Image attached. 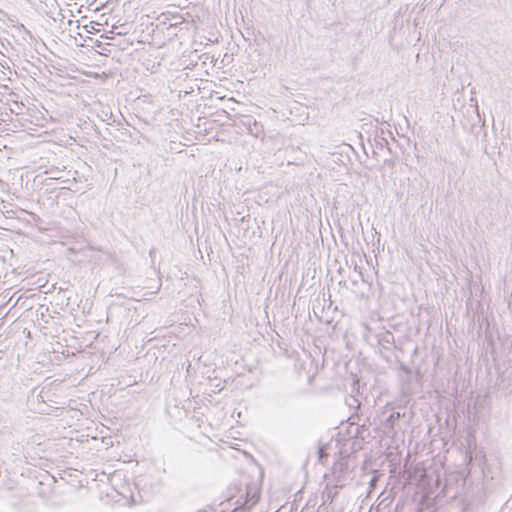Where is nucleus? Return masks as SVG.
I'll return each mask as SVG.
<instances>
[{
    "label": "nucleus",
    "instance_id": "1",
    "mask_svg": "<svg viewBox=\"0 0 512 512\" xmlns=\"http://www.w3.org/2000/svg\"><path fill=\"white\" fill-rule=\"evenodd\" d=\"M259 501V493L256 489L247 487L245 496H241L237 501L236 509L249 511Z\"/></svg>",
    "mask_w": 512,
    "mask_h": 512
},
{
    "label": "nucleus",
    "instance_id": "2",
    "mask_svg": "<svg viewBox=\"0 0 512 512\" xmlns=\"http://www.w3.org/2000/svg\"><path fill=\"white\" fill-rule=\"evenodd\" d=\"M378 344L384 348L389 349L391 345H394L395 339L392 332L388 330H382L377 335Z\"/></svg>",
    "mask_w": 512,
    "mask_h": 512
},
{
    "label": "nucleus",
    "instance_id": "3",
    "mask_svg": "<svg viewBox=\"0 0 512 512\" xmlns=\"http://www.w3.org/2000/svg\"><path fill=\"white\" fill-rule=\"evenodd\" d=\"M164 17V20L162 21L163 24H168V29L177 27L179 24L183 23V17L179 15H172L171 18H169L166 14H162Z\"/></svg>",
    "mask_w": 512,
    "mask_h": 512
},
{
    "label": "nucleus",
    "instance_id": "4",
    "mask_svg": "<svg viewBox=\"0 0 512 512\" xmlns=\"http://www.w3.org/2000/svg\"><path fill=\"white\" fill-rule=\"evenodd\" d=\"M399 418H400V413L399 412H394V413L390 414V416L386 420L387 426L392 428L394 423H395V421L398 420Z\"/></svg>",
    "mask_w": 512,
    "mask_h": 512
},
{
    "label": "nucleus",
    "instance_id": "5",
    "mask_svg": "<svg viewBox=\"0 0 512 512\" xmlns=\"http://www.w3.org/2000/svg\"><path fill=\"white\" fill-rule=\"evenodd\" d=\"M319 460L322 462L324 457H327V453L324 447H320L318 451Z\"/></svg>",
    "mask_w": 512,
    "mask_h": 512
},
{
    "label": "nucleus",
    "instance_id": "6",
    "mask_svg": "<svg viewBox=\"0 0 512 512\" xmlns=\"http://www.w3.org/2000/svg\"><path fill=\"white\" fill-rule=\"evenodd\" d=\"M47 174H52V179H59L60 177L56 175V173H53L52 171H46Z\"/></svg>",
    "mask_w": 512,
    "mask_h": 512
},
{
    "label": "nucleus",
    "instance_id": "7",
    "mask_svg": "<svg viewBox=\"0 0 512 512\" xmlns=\"http://www.w3.org/2000/svg\"><path fill=\"white\" fill-rule=\"evenodd\" d=\"M47 174H52V179H59L60 177L56 175V173H53L52 171H46Z\"/></svg>",
    "mask_w": 512,
    "mask_h": 512
},
{
    "label": "nucleus",
    "instance_id": "8",
    "mask_svg": "<svg viewBox=\"0 0 512 512\" xmlns=\"http://www.w3.org/2000/svg\"><path fill=\"white\" fill-rule=\"evenodd\" d=\"M19 299H20V298H18V299L13 303L12 307L17 306V303H18Z\"/></svg>",
    "mask_w": 512,
    "mask_h": 512
},
{
    "label": "nucleus",
    "instance_id": "9",
    "mask_svg": "<svg viewBox=\"0 0 512 512\" xmlns=\"http://www.w3.org/2000/svg\"><path fill=\"white\" fill-rule=\"evenodd\" d=\"M353 401H354L355 403H357V406H359V405H360V403L358 402V400H357V399H353Z\"/></svg>",
    "mask_w": 512,
    "mask_h": 512
},
{
    "label": "nucleus",
    "instance_id": "10",
    "mask_svg": "<svg viewBox=\"0 0 512 512\" xmlns=\"http://www.w3.org/2000/svg\"><path fill=\"white\" fill-rule=\"evenodd\" d=\"M12 301V297L9 298V300L7 301V304L10 303Z\"/></svg>",
    "mask_w": 512,
    "mask_h": 512
}]
</instances>
